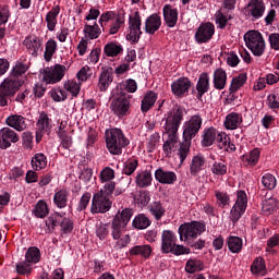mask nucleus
Returning <instances> with one entry per match:
<instances>
[{
	"label": "nucleus",
	"instance_id": "obj_1",
	"mask_svg": "<svg viewBox=\"0 0 279 279\" xmlns=\"http://www.w3.org/2000/svg\"><path fill=\"white\" fill-rule=\"evenodd\" d=\"M184 119V113L182 109H174L173 112H169L168 116L162 120L163 123V136H167L163 145L162 151L165 154V158H171L177 151H180V147L182 143H180V136H178V130H180V125L182 124V120Z\"/></svg>",
	"mask_w": 279,
	"mask_h": 279
},
{
	"label": "nucleus",
	"instance_id": "obj_2",
	"mask_svg": "<svg viewBox=\"0 0 279 279\" xmlns=\"http://www.w3.org/2000/svg\"><path fill=\"white\" fill-rule=\"evenodd\" d=\"M203 123L204 119H202L201 114H194L183 123V142L178 150L180 165H184V160L191 154V142L199 134Z\"/></svg>",
	"mask_w": 279,
	"mask_h": 279
},
{
	"label": "nucleus",
	"instance_id": "obj_3",
	"mask_svg": "<svg viewBox=\"0 0 279 279\" xmlns=\"http://www.w3.org/2000/svg\"><path fill=\"white\" fill-rule=\"evenodd\" d=\"M117 189L116 182L106 183L102 189L96 192L92 198L90 213L92 215H104L112 208V194Z\"/></svg>",
	"mask_w": 279,
	"mask_h": 279
},
{
	"label": "nucleus",
	"instance_id": "obj_4",
	"mask_svg": "<svg viewBox=\"0 0 279 279\" xmlns=\"http://www.w3.org/2000/svg\"><path fill=\"white\" fill-rule=\"evenodd\" d=\"M132 219V209H123L120 214H118L111 221V236L113 241H119L120 247H126L128 243H130V236L124 235L125 228H128V223ZM123 236V238H121Z\"/></svg>",
	"mask_w": 279,
	"mask_h": 279
},
{
	"label": "nucleus",
	"instance_id": "obj_5",
	"mask_svg": "<svg viewBox=\"0 0 279 279\" xmlns=\"http://www.w3.org/2000/svg\"><path fill=\"white\" fill-rule=\"evenodd\" d=\"M106 147L111 156H121L124 147L130 145V140L125 137L119 128L107 129L105 132Z\"/></svg>",
	"mask_w": 279,
	"mask_h": 279
},
{
	"label": "nucleus",
	"instance_id": "obj_6",
	"mask_svg": "<svg viewBox=\"0 0 279 279\" xmlns=\"http://www.w3.org/2000/svg\"><path fill=\"white\" fill-rule=\"evenodd\" d=\"M130 99H128V96L120 92L117 94V89H112L111 92V104H110V110L113 112L118 119H124V117H128L130 114Z\"/></svg>",
	"mask_w": 279,
	"mask_h": 279
},
{
	"label": "nucleus",
	"instance_id": "obj_7",
	"mask_svg": "<svg viewBox=\"0 0 279 279\" xmlns=\"http://www.w3.org/2000/svg\"><path fill=\"white\" fill-rule=\"evenodd\" d=\"M244 43L251 53L256 58H260L265 53V49H267L265 38H263V34L258 31H248L245 33Z\"/></svg>",
	"mask_w": 279,
	"mask_h": 279
},
{
	"label": "nucleus",
	"instance_id": "obj_8",
	"mask_svg": "<svg viewBox=\"0 0 279 279\" xmlns=\"http://www.w3.org/2000/svg\"><path fill=\"white\" fill-rule=\"evenodd\" d=\"M23 81L16 76H9L0 84V107L8 106V99L19 93Z\"/></svg>",
	"mask_w": 279,
	"mask_h": 279
},
{
	"label": "nucleus",
	"instance_id": "obj_9",
	"mask_svg": "<svg viewBox=\"0 0 279 279\" xmlns=\"http://www.w3.org/2000/svg\"><path fill=\"white\" fill-rule=\"evenodd\" d=\"M180 241L189 243L193 239L201 236L203 232H206V225L199 221L185 222L178 229Z\"/></svg>",
	"mask_w": 279,
	"mask_h": 279
},
{
	"label": "nucleus",
	"instance_id": "obj_10",
	"mask_svg": "<svg viewBox=\"0 0 279 279\" xmlns=\"http://www.w3.org/2000/svg\"><path fill=\"white\" fill-rule=\"evenodd\" d=\"M40 263V248L31 246L25 253V260L16 264V271L21 276H27L32 274V265Z\"/></svg>",
	"mask_w": 279,
	"mask_h": 279
},
{
	"label": "nucleus",
	"instance_id": "obj_11",
	"mask_svg": "<svg viewBox=\"0 0 279 279\" xmlns=\"http://www.w3.org/2000/svg\"><path fill=\"white\" fill-rule=\"evenodd\" d=\"M66 74V65H62L57 63L52 66L44 69L41 72L43 82L45 84H58L64 80V75Z\"/></svg>",
	"mask_w": 279,
	"mask_h": 279
},
{
	"label": "nucleus",
	"instance_id": "obj_12",
	"mask_svg": "<svg viewBox=\"0 0 279 279\" xmlns=\"http://www.w3.org/2000/svg\"><path fill=\"white\" fill-rule=\"evenodd\" d=\"M247 210V194L245 191H239L236 194V201L230 210L229 219L232 223H236Z\"/></svg>",
	"mask_w": 279,
	"mask_h": 279
},
{
	"label": "nucleus",
	"instance_id": "obj_13",
	"mask_svg": "<svg viewBox=\"0 0 279 279\" xmlns=\"http://www.w3.org/2000/svg\"><path fill=\"white\" fill-rule=\"evenodd\" d=\"M215 36V24L210 22L202 23L194 35L197 45H204L210 43Z\"/></svg>",
	"mask_w": 279,
	"mask_h": 279
},
{
	"label": "nucleus",
	"instance_id": "obj_14",
	"mask_svg": "<svg viewBox=\"0 0 279 279\" xmlns=\"http://www.w3.org/2000/svg\"><path fill=\"white\" fill-rule=\"evenodd\" d=\"M129 29L130 33L126 35L128 40H131V43H136L141 39V13L138 11L133 12L129 16Z\"/></svg>",
	"mask_w": 279,
	"mask_h": 279
},
{
	"label": "nucleus",
	"instance_id": "obj_15",
	"mask_svg": "<svg viewBox=\"0 0 279 279\" xmlns=\"http://www.w3.org/2000/svg\"><path fill=\"white\" fill-rule=\"evenodd\" d=\"M265 1L250 0L245 7V14L251 21H258L265 15Z\"/></svg>",
	"mask_w": 279,
	"mask_h": 279
},
{
	"label": "nucleus",
	"instance_id": "obj_16",
	"mask_svg": "<svg viewBox=\"0 0 279 279\" xmlns=\"http://www.w3.org/2000/svg\"><path fill=\"white\" fill-rule=\"evenodd\" d=\"M19 133L5 126L0 130V149L12 147V143H19Z\"/></svg>",
	"mask_w": 279,
	"mask_h": 279
},
{
	"label": "nucleus",
	"instance_id": "obj_17",
	"mask_svg": "<svg viewBox=\"0 0 279 279\" xmlns=\"http://www.w3.org/2000/svg\"><path fill=\"white\" fill-rule=\"evenodd\" d=\"M23 45L33 58H38V53L43 51V39L36 35L25 37Z\"/></svg>",
	"mask_w": 279,
	"mask_h": 279
},
{
	"label": "nucleus",
	"instance_id": "obj_18",
	"mask_svg": "<svg viewBox=\"0 0 279 279\" xmlns=\"http://www.w3.org/2000/svg\"><path fill=\"white\" fill-rule=\"evenodd\" d=\"M171 90L174 97H184L191 90V80L180 77L171 84Z\"/></svg>",
	"mask_w": 279,
	"mask_h": 279
},
{
	"label": "nucleus",
	"instance_id": "obj_19",
	"mask_svg": "<svg viewBox=\"0 0 279 279\" xmlns=\"http://www.w3.org/2000/svg\"><path fill=\"white\" fill-rule=\"evenodd\" d=\"M178 243V235L171 230H163L161 233V252L162 254H169L171 248Z\"/></svg>",
	"mask_w": 279,
	"mask_h": 279
},
{
	"label": "nucleus",
	"instance_id": "obj_20",
	"mask_svg": "<svg viewBox=\"0 0 279 279\" xmlns=\"http://www.w3.org/2000/svg\"><path fill=\"white\" fill-rule=\"evenodd\" d=\"M162 14L167 27L173 28L178 25V16H180L178 8L171 4H165L162 8Z\"/></svg>",
	"mask_w": 279,
	"mask_h": 279
},
{
	"label": "nucleus",
	"instance_id": "obj_21",
	"mask_svg": "<svg viewBox=\"0 0 279 279\" xmlns=\"http://www.w3.org/2000/svg\"><path fill=\"white\" fill-rule=\"evenodd\" d=\"M215 24L218 29H226L228 23L234 19L232 11H226V9H219L215 15Z\"/></svg>",
	"mask_w": 279,
	"mask_h": 279
},
{
	"label": "nucleus",
	"instance_id": "obj_22",
	"mask_svg": "<svg viewBox=\"0 0 279 279\" xmlns=\"http://www.w3.org/2000/svg\"><path fill=\"white\" fill-rule=\"evenodd\" d=\"M5 123L9 128L16 130V132H23L27 130V119L21 114H11L5 119Z\"/></svg>",
	"mask_w": 279,
	"mask_h": 279
},
{
	"label": "nucleus",
	"instance_id": "obj_23",
	"mask_svg": "<svg viewBox=\"0 0 279 279\" xmlns=\"http://www.w3.org/2000/svg\"><path fill=\"white\" fill-rule=\"evenodd\" d=\"M155 179L160 184H175V182H178V174H175V172L173 171L158 168L155 171Z\"/></svg>",
	"mask_w": 279,
	"mask_h": 279
},
{
	"label": "nucleus",
	"instance_id": "obj_24",
	"mask_svg": "<svg viewBox=\"0 0 279 279\" xmlns=\"http://www.w3.org/2000/svg\"><path fill=\"white\" fill-rule=\"evenodd\" d=\"M204 167H206V158L204 157V155H195L190 163V174L192 175V178H197V175H199V172L204 171Z\"/></svg>",
	"mask_w": 279,
	"mask_h": 279
},
{
	"label": "nucleus",
	"instance_id": "obj_25",
	"mask_svg": "<svg viewBox=\"0 0 279 279\" xmlns=\"http://www.w3.org/2000/svg\"><path fill=\"white\" fill-rule=\"evenodd\" d=\"M197 99H202L210 90V75L207 72L201 73L196 83Z\"/></svg>",
	"mask_w": 279,
	"mask_h": 279
},
{
	"label": "nucleus",
	"instance_id": "obj_26",
	"mask_svg": "<svg viewBox=\"0 0 279 279\" xmlns=\"http://www.w3.org/2000/svg\"><path fill=\"white\" fill-rule=\"evenodd\" d=\"M114 80V76L112 74V68H108L106 70H104L100 73L99 80H98V90H100V93H106V90H108V88H110V84H112Z\"/></svg>",
	"mask_w": 279,
	"mask_h": 279
},
{
	"label": "nucleus",
	"instance_id": "obj_27",
	"mask_svg": "<svg viewBox=\"0 0 279 279\" xmlns=\"http://www.w3.org/2000/svg\"><path fill=\"white\" fill-rule=\"evenodd\" d=\"M260 160V148H253L245 155L241 156V162L244 167H256Z\"/></svg>",
	"mask_w": 279,
	"mask_h": 279
},
{
	"label": "nucleus",
	"instance_id": "obj_28",
	"mask_svg": "<svg viewBox=\"0 0 279 279\" xmlns=\"http://www.w3.org/2000/svg\"><path fill=\"white\" fill-rule=\"evenodd\" d=\"M160 25H162V19L158 13L149 15L145 21L146 34H156L160 29Z\"/></svg>",
	"mask_w": 279,
	"mask_h": 279
},
{
	"label": "nucleus",
	"instance_id": "obj_29",
	"mask_svg": "<svg viewBox=\"0 0 279 279\" xmlns=\"http://www.w3.org/2000/svg\"><path fill=\"white\" fill-rule=\"evenodd\" d=\"M213 84L216 90H223L226 88V84H228V73H226V70L218 68L214 71Z\"/></svg>",
	"mask_w": 279,
	"mask_h": 279
},
{
	"label": "nucleus",
	"instance_id": "obj_30",
	"mask_svg": "<svg viewBox=\"0 0 279 279\" xmlns=\"http://www.w3.org/2000/svg\"><path fill=\"white\" fill-rule=\"evenodd\" d=\"M71 193L66 191L65 189H61L54 192L53 195V204L57 208L60 210H63V208H66L69 206V197Z\"/></svg>",
	"mask_w": 279,
	"mask_h": 279
},
{
	"label": "nucleus",
	"instance_id": "obj_31",
	"mask_svg": "<svg viewBox=\"0 0 279 279\" xmlns=\"http://www.w3.org/2000/svg\"><path fill=\"white\" fill-rule=\"evenodd\" d=\"M219 132L214 126L205 128L203 130L202 135V145L203 147H210L214 145L215 141H217V136H219Z\"/></svg>",
	"mask_w": 279,
	"mask_h": 279
},
{
	"label": "nucleus",
	"instance_id": "obj_32",
	"mask_svg": "<svg viewBox=\"0 0 279 279\" xmlns=\"http://www.w3.org/2000/svg\"><path fill=\"white\" fill-rule=\"evenodd\" d=\"M36 126L40 134H45V132H50L51 128H53V121L51 120V118H49V113L45 111L40 112Z\"/></svg>",
	"mask_w": 279,
	"mask_h": 279
},
{
	"label": "nucleus",
	"instance_id": "obj_33",
	"mask_svg": "<svg viewBox=\"0 0 279 279\" xmlns=\"http://www.w3.org/2000/svg\"><path fill=\"white\" fill-rule=\"evenodd\" d=\"M243 123V116L238 112L227 114L225 120L226 130H238Z\"/></svg>",
	"mask_w": 279,
	"mask_h": 279
},
{
	"label": "nucleus",
	"instance_id": "obj_34",
	"mask_svg": "<svg viewBox=\"0 0 279 279\" xmlns=\"http://www.w3.org/2000/svg\"><path fill=\"white\" fill-rule=\"evenodd\" d=\"M60 14V5H54L46 14V23L48 32H56V25H58V15Z\"/></svg>",
	"mask_w": 279,
	"mask_h": 279
},
{
	"label": "nucleus",
	"instance_id": "obj_35",
	"mask_svg": "<svg viewBox=\"0 0 279 279\" xmlns=\"http://www.w3.org/2000/svg\"><path fill=\"white\" fill-rule=\"evenodd\" d=\"M101 27H99V24L97 22H94V24H85L83 34L85 36V39L87 40H97L99 36H101Z\"/></svg>",
	"mask_w": 279,
	"mask_h": 279
},
{
	"label": "nucleus",
	"instance_id": "obj_36",
	"mask_svg": "<svg viewBox=\"0 0 279 279\" xmlns=\"http://www.w3.org/2000/svg\"><path fill=\"white\" fill-rule=\"evenodd\" d=\"M158 99V94H156L154 90H149L145 94V96L142 99L141 110L142 112H149L151 108H154L156 101Z\"/></svg>",
	"mask_w": 279,
	"mask_h": 279
},
{
	"label": "nucleus",
	"instance_id": "obj_37",
	"mask_svg": "<svg viewBox=\"0 0 279 279\" xmlns=\"http://www.w3.org/2000/svg\"><path fill=\"white\" fill-rule=\"evenodd\" d=\"M216 141L219 149H222L223 151H236V146L230 142V136H228V134L220 132Z\"/></svg>",
	"mask_w": 279,
	"mask_h": 279
},
{
	"label": "nucleus",
	"instance_id": "obj_38",
	"mask_svg": "<svg viewBox=\"0 0 279 279\" xmlns=\"http://www.w3.org/2000/svg\"><path fill=\"white\" fill-rule=\"evenodd\" d=\"M104 53L107 58H117L123 53V46L116 41H110L104 47Z\"/></svg>",
	"mask_w": 279,
	"mask_h": 279
},
{
	"label": "nucleus",
	"instance_id": "obj_39",
	"mask_svg": "<svg viewBox=\"0 0 279 279\" xmlns=\"http://www.w3.org/2000/svg\"><path fill=\"white\" fill-rule=\"evenodd\" d=\"M57 51H58V41H56V39L53 38L48 39L45 45V51H44L45 62H51Z\"/></svg>",
	"mask_w": 279,
	"mask_h": 279
},
{
	"label": "nucleus",
	"instance_id": "obj_40",
	"mask_svg": "<svg viewBox=\"0 0 279 279\" xmlns=\"http://www.w3.org/2000/svg\"><path fill=\"white\" fill-rule=\"evenodd\" d=\"M251 272L253 276H267V266L263 257H257L251 265Z\"/></svg>",
	"mask_w": 279,
	"mask_h": 279
},
{
	"label": "nucleus",
	"instance_id": "obj_41",
	"mask_svg": "<svg viewBox=\"0 0 279 279\" xmlns=\"http://www.w3.org/2000/svg\"><path fill=\"white\" fill-rule=\"evenodd\" d=\"M148 210L150 215L154 216L156 221H160V219L165 217V213H167V210L165 209V206H162V203H160V201H155L150 203L148 205Z\"/></svg>",
	"mask_w": 279,
	"mask_h": 279
},
{
	"label": "nucleus",
	"instance_id": "obj_42",
	"mask_svg": "<svg viewBox=\"0 0 279 279\" xmlns=\"http://www.w3.org/2000/svg\"><path fill=\"white\" fill-rule=\"evenodd\" d=\"M62 217H64V213L54 211L50 214V216L45 221L47 228L46 232L54 231L56 228H58V226L60 225V219Z\"/></svg>",
	"mask_w": 279,
	"mask_h": 279
},
{
	"label": "nucleus",
	"instance_id": "obj_43",
	"mask_svg": "<svg viewBox=\"0 0 279 279\" xmlns=\"http://www.w3.org/2000/svg\"><path fill=\"white\" fill-rule=\"evenodd\" d=\"M131 256H142V258H149L151 256V246L149 244L135 245L130 248Z\"/></svg>",
	"mask_w": 279,
	"mask_h": 279
},
{
	"label": "nucleus",
	"instance_id": "obj_44",
	"mask_svg": "<svg viewBox=\"0 0 279 279\" xmlns=\"http://www.w3.org/2000/svg\"><path fill=\"white\" fill-rule=\"evenodd\" d=\"M29 71V63L27 60L20 59L16 61L15 65L12 68L11 77H21V75H25Z\"/></svg>",
	"mask_w": 279,
	"mask_h": 279
},
{
	"label": "nucleus",
	"instance_id": "obj_45",
	"mask_svg": "<svg viewBox=\"0 0 279 279\" xmlns=\"http://www.w3.org/2000/svg\"><path fill=\"white\" fill-rule=\"evenodd\" d=\"M31 165L34 171H43V169H47V156L43 153L35 154L31 160Z\"/></svg>",
	"mask_w": 279,
	"mask_h": 279
},
{
	"label": "nucleus",
	"instance_id": "obj_46",
	"mask_svg": "<svg viewBox=\"0 0 279 279\" xmlns=\"http://www.w3.org/2000/svg\"><path fill=\"white\" fill-rule=\"evenodd\" d=\"M228 248L232 254H241V250H243V239L230 235L227 239Z\"/></svg>",
	"mask_w": 279,
	"mask_h": 279
},
{
	"label": "nucleus",
	"instance_id": "obj_47",
	"mask_svg": "<svg viewBox=\"0 0 279 279\" xmlns=\"http://www.w3.org/2000/svg\"><path fill=\"white\" fill-rule=\"evenodd\" d=\"M247 83V74L241 73L238 76H234L231 81L230 93H236L240 88H243Z\"/></svg>",
	"mask_w": 279,
	"mask_h": 279
},
{
	"label": "nucleus",
	"instance_id": "obj_48",
	"mask_svg": "<svg viewBox=\"0 0 279 279\" xmlns=\"http://www.w3.org/2000/svg\"><path fill=\"white\" fill-rule=\"evenodd\" d=\"M33 215H35L37 219H45V217L49 215V206L47 205V202L43 199L38 201L33 210Z\"/></svg>",
	"mask_w": 279,
	"mask_h": 279
},
{
	"label": "nucleus",
	"instance_id": "obj_49",
	"mask_svg": "<svg viewBox=\"0 0 279 279\" xmlns=\"http://www.w3.org/2000/svg\"><path fill=\"white\" fill-rule=\"evenodd\" d=\"M210 171L214 175H226L228 173V162H226L225 160L214 161L210 167Z\"/></svg>",
	"mask_w": 279,
	"mask_h": 279
},
{
	"label": "nucleus",
	"instance_id": "obj_50",
	"mask_svg": "<svg viewBox=\"0 0 279 279\" xmlns=\"http://www.w3.org/2000/svg\"><path fill=\"white\" fill-rule=\"evenodd\" d=\"M136 184L140 189H147V186H151V172L145 170L137 174Z\"/></svg>",
	"mask_w": 279,
	"mask_h": 279
},
{
	"label": "nucleus",
	"instance_id": "obj_51",
	"mask_svg": "<svg viewBox=\"0 0 279 279\" xmlns=\"http://www.w3.org/2000/svg\"><path fill=\"white\" fill-rule=\"evenodd\" d=\"M215 197L218 208H226V206H230V195H228V192L216 190Z\"/></svg>",
	"mask_w": 279,
	"mask_h": 279
},
{
	"label": "nucleus",
	"instance_id": "obj_52",
	"mask_svg": "<svg viewBox=\"0 0 279 279\" xmlns=\"http://www.w3.org/2000/svg\"><path fill=\"white\" fill-rule=\"evenodd\" d=\"M151 226V220L145 214H140L133 219V227L137 230H146Z\"/></svg>",
	"mask_w": 279,
	"mask_h": 279
},
{
	"label": "nucleus",
	"instance_id": "obj_53",
	"mask_svg": "<svg viewBox=\"0 0 279 279\" xmlns=\"http://www.w3.org/2000/svg\"><path fill=\"white\" fill-rule=\"evenodd\" d=\"M49 95L51 99L56 102L66 101L69 97V94H66V90L62 87H53L52 89H50Z\"/></svg>",
	"mask_w": 279,
	"mask_h": 279
},
{
	"label": "nucleus",
	"instance_id": "obj_54",
	"mask_svg": "<svg viewBox=\"0 0 279 279\" xmlns=\"http://www.w3.org/2000/svg\"><path fill=\"white\" fill-rule=\"evenodd\" d=\"M108 234H112V225L100 222L96 227V235L100 241H104Z\"/></svg>",
	"mask_w": 279,
	"mask_h": 279
},
{
	"label": "nucleus",
	"instance_id": "obj_55",
	"mask_svg": "<svg viewBox=\"0 0 279 279\" xmlns=\"http://www.w3.org/2000/svg\"><path fill=\"white\" fill-rule=\"evenodd\" d=\"M63 88L66 93H70L72 97H77V95H80V90H82V84L69 80L64 83Z\"/></svg>",
	"mask_w": 279,
	"mask_h": 279
},
{
	"label": "nucleus",
	"instance_id": "obj_56",
	"mask_svg": "<svg viewBox=\"0 0 279 279\" xmlns=\"http://www.w3.org/2000/svg\"><path fill=\"white\" fill-rule=\"evenodd\" d=\"M125 23V17L123 15L118 14L116 19L111 22V25L109 27V34L110 36H114V34H119V29L123 27Z\"/></svg>",
	"mask_w": 279,
	"mask_h": 279
},
{
	"label": "nucleus",
	"instance_id": "obj_57",
	"mask_svg": "<svg viewBox=\"0 0 279 279\" xmlns=\"http://www.w3.org/2000/svg\"><path fill=\"white\" fill-rule=\"evenodd\" d=\"M262 184L265 186V189H268V191H274L278 184V180L276 179V175L271 173H265L262 177Z\"/></svg>",
	"mask_w": 279,
	"mask_h": 279
},
{
	"label": "nucleus",
	"instance_id": "obj_58",
	"mask_svg": "<svg viewBox=\"0 0 279 279\" xmlns=\"http://www.w3.org/2000/svg\"><path fill=\"white\" fill-rule=\"evenodd\" d=\"M278 208V202L276 198H268L262 203V210L265 215H271Z\"/></svg>",
	"mask_w": 279,
	"mask_h": 279
},
{
	"label": "nucleus",
	"instance_id": "obj_59",
	"mask_svg": "<svg viewBox=\"0 0 279 279\" xmlns=\"http://www.w3.org/2000/svg\"><path fill=\"white\" fill-rule=\"evenodd\" d=\"M116 19H117V13H114L113 11H107L102 13L98 21L102 32H106V25H108L110 21H113Z\"/></svg>",
	"mask_w": 279,
	"mask_h": 279
},
{
	"label": "nucleus",
	"instance_id": "obj_60",
	"mask_svg": "<svg viewBox=\"0 0 279 279\" xmlns=\"http://www.w3.org/2000/svg\"><path fill=\"white\" fill-rule=\"evenodd\" d=\"M114 170L110 167H106L100 171V182L101 184H109V182H114Z\"/></svg>",
	"mask_w": 279,
	"mask_h": 279
},
{
	"label": "nucleus",
	"instance_id": "obj_61",
	"mask_svg": "<svg viewBox=\"0 0 279 279\" xmlns=\"http://www.w3.org/2000/svg\"><path fill=\"white\" fill-rule=\"evenodd\" d=\"M202 260L189 259L185 265V271L187 274H195V271H202Z\"/></svg>",
	"mask_w": 279,
	"mask_h": 279
},
{
	"label": "nucleus",
	"instance_id": "obj_62",
	"mask_svg": "<svg viewBox=\"0 0 279 279\" xmlns=\"http://www.w3.org/2000/svg\"><path fill=\"white\" fill-rule=\"evenodd\" d=\"M137 167H138V160L136 159L128 160L126 162H124L122 173H124V175H132V173L136 171Z\"/></svg>",
	"mask_w": 279,
	"mask_h": 279
},
{
	"label": "nucleus",
	"instance_id": "obj_63",
	"mask_svg": "<svg viewBox=\"0 0 279 279\" xmlns=\"http://www.w3.org/2000/svg\"><path fill=\"white\" fill-rule=\"evenodd\" d=\"M159 143H160V134L154 133L153 135H150L147 143L148 154L156 151V147H158Z\"/></svg>",
	"mask_w": 279,
	"mask_h": 279
},
{
	"label": "nucleus",
	"instance_id": "obj_64",
	"mask_svg": "<svg viewBox=\"0 0 279 279\" xmlns=\"http://www.w3.org/2000/svg\"><path fill=\"white\" fill-rule=\"evenodd\" d=\"M267 106L270 110H279V95L277 93L267 96Z\"/></svg>",
	"mask_w": 279,
	"mask_h": 279
}]
</instances>
